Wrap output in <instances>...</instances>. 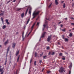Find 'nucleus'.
Returning a JSON list of instances; mask_svg holds the SVG:
<instances>
[{"label": "nucleus", "instance_id": "nucleus-1", "mask_svg": "<svg viewBox=\"0 0 74 74\" xmlns=\"http://www.w3.org/2000/svg\"><path fill=\"white\" fill-rule=\"evenodd\" d=\"M65 69L63 67H61L58 71L61 74L63 73V72H65Z\"/></svg>", "mask_w": 74, "mask_h": 74}, {"label": "nucleus", "instance_id": "nucleus-2", "mask_svg": "<svg viewBox=\"0 0 74 74\" xmlns=\"http://www.w3.org/2000/svg\"><path fill=\"white\" fill-rule=\"evenodd\" d=\"M39 13H40V11H38L37 12H36V11H34L33 14V18H34L36 17V15H38L39 14Z\"/></svg>", "mask_w": 74, "mask_h": 74}, {"label": "nucleus", "instance_id": "nucleus-3", "mask_svg": "<svg viewBox=\"0 0 74 74\" xmlns=\"http://www.w3.org/2000/svg\"><path fill=\"white\" fill-rule=\"evenodd\" d=\"M47 24H48V21H46L45 22V24H44L43 25L44 27L42 29L43 31H44V29H45V26H47Z\"/></svg>", "mask_w": 74, "mask_h": 74}, {"label": "nucleus", "instance_id": "nucleus-4", "mask_svg": "<svg viewBox=\"0 0 74 74\" xmlns=\"http://www.w3.org/2000/svg\"><path fill=\"white\" fill-rule=\"evenodd\" d=\"M51 38H52V35H51L50 36H49L48 37V38H47V41L48 42H49L51 40Z\"/></svg>", "mask_w": 74, "mask_h": 74}, {"label": "nucleus", "instance_id": "nucleus-5", "mask_svg": "<svg viewBox=\"0 0 74 74\" xmlns=\"http://www.w3.org/2000/svg\"><path fill=\"white\" fill-rule=\"evenodd\" d=\"M2 67V66L1 65L0 66V72H3V70H4V67H3L1 69V67Z\"/></svg>", "mask_w": 74, "mask_h": 74}, {"label": "nucleus", "instance_id": "nucleus-6", "mask_svg": "<svg viewBox=\"0 0 74 74\" xmlns=\"http://www.w3.org/2000/svg\"><path fill=\"white\" fill-rule=\"evenodd\" d=\"M15 45H16V43H12V47L14 49V48H15Z\"/></svg>", "mask_w": 74, "mask_h": 74}, {"label": "nucleus", "instance_id": "nucleus-7", "mask_svg": "<svg viewBox=\"0 0 74 74\" xmlns=\"http://www.w3.org/2000/svg\"><path fill=\"white\" fill-rule=\"evenodd\" d=\"M45 32H44L42 34V36H41V38H43V37H44V36H45Z\"/></svg>", "mask_w": 74, "mask_h": 74}, {"label": "nucleus", "instance_id": "nucleus-8", "mask_svg": "<svg viewBox=\"0 0 74 74\" xmlns=\"http://www.w3.org/2000/svg\"><path fill=\"white\" fill-rule=\"evenodd\" d=\"M19 50H18L16 51V56H18V55L19 54Z\"/></svg>", "mask_w": 74, "mask_h": 74}, {"label": "nucleus", "instance_id": "nucleus-9", "mask_svg": "<svg viewBox=\"0 0 74 74\" xmlns=\"http://www.w3.org/2000/svg\"><path fill=\"white\" fill-rule=\"evenodd\" d=\"M8 43V39L4 43V45H6Z\"/></svg>", "mask_w": 74, "mask_h": 74}, {"label": "nucleus", "instance_id": "nucleus-10", "mask_svg": "<svg viewBox=\"0 0 74 74\" xmlns=\"http://www.w3.org/2000/svg\"><path fill=\"white\" fill-rule=\"evenodd\" d=\"M35 24H36V23H34L32 26L31 27V30H32L33 29V28L34 27V25H35Z\"/></svg>", "mask_w": 74, "mask_h": 74}, {"label": "nucleus", "instance_id": "nucleus-11", "mask_svg": "<svg viewBox=\"0 0 74 74\" xmlns=\"http://www.w3.org/2000/svg\"><path fill=\"white\" fill-rule=\"evenodd\" d=\"M5 21L6 23H7V25H9L10 23L8 22V20L7 19L5 20Z\"/></svg>", "mask_w": 74, "mask_h": 74}, {"label": "nucleus", "instance_id": "nucleus-12", "mask_svg": "<svg viewBox=\"0 0 74 74\" xmlns=\"http://www.w3.org/2000/svg\"><path fill=\"white\" fill-rule=\"evenodd\" d=\"M55 3L56 5H58V0H55Z\"/></svg>", "mask_w": 74, "mask_h": 74}, {"label": "nucleus", "instance_id": "nucleus-13", "mask_svg": "<svg viewBox=\"0 0 74 74\" xmlns=\"http://www.w3.org/2000/svg\"><path fill=\"white\" fill-rule=\"evenodd\" d=\"M10 47L9 46L7 49V53H8V51H10Z\"/></svg>", "mask_w": 74, "mask_h": 74}, {"label": "nucleus", "instance_id": "nucleus-14", "mask_svg": "<svg viewBox=\"0 0 74 74\" xmlns=\"http://www.w3.org/2000/svg\"><path fill=\"white\" fill-rule=\"evenodd\" d=\"M30 18H29L28 19L27 21V22L26 25H27V24H28V23H29V21H30Z\"/></svg>", "mask_w": 74, "mask_h": 74}, {"label": "nucleus", "instance_id": "nucleus-15", "mask_svg": "<svg viewBox=\"0 0 74 74\" xmlns=\"http://www.w3.org/2000/svg\"><path fill=\"white\" fill-rule=\"evenodd\" d=\"M28 12V8H27V10L26 11V12H25V16H26V15H27V12Z\"/></svg>", "mask_w": 74, "mask_h": 74}, {"label": "nucleus", "instance_id": "nucleus-16", "mask_svg": "<svg viewBox=\"0 0 74 74\" xmlns=\"http://www.w3.org/2000/svg\"><path fill=\"white\" fill-rule=\"evenodd\" d=\"M21 18H23L24 16V13H23L21 15Z\"/></svg>", "mask_w": 74, "mask_h": 74}, {"label": "nucleus", "instance_id": "nucleus-17", "mask_svg": "<svg viewBox=\"0 0 74 74\" xmlns=\"http://www.w3.org/2000/svg\"><path fill=\"white\" fill-rule=\"evenodd\" d=\"M31 10H32V9L30 8L29 12V13L30 15H31Z\"/></svg>", "mask_w": 74, "mask_h": 74}, {"label": "nucleus", "instance_id": "nucleus-18", "mask_svg": "<svg viewBox=\"0 0 74 74\" xmlns=\"http://www.w3.org/2000/svg\"><path fill=\"white\" fill-rule=\"evenodd\" d=\"M62 59L63 60H64L66 59L65 57H64V56H62Z\"/></svg>", "mask_w": 74, "mask_h": 74}, {"label": "nucleus", "instance_id": "nucleus-19", "mask_svg": "<svg viewBox=\"0 0 74 74\" xmlns=\"http://www.w3.org/2000/svg\"><path fill=\"white\" fill-rule=\"evenodd\" d=\"M5 27H6V26L4 25H3V27H2V29H5Z\"/></svg>", "mask_w": 74, "mask_h": 74}, {"label": "nucleus", "instance_id": "nucleus-20", "mask_svg": "<svg viewBox=\"0 0 74 74\" xmlns=\"http://www.w3.org/2000/svg\"><path fill=\"white\" fill-rule=\"evenodd\" d=\"M69 36H70V37H72V36H73V34H72V33H70Z\"/></svg>", "mask_w": 74, "mask_h": 74}, {"label": "nucleus", "instance_id": "nucleus-21", "mask_svg": "<svg viewBox=\"0 0 74 74\" xmlns=\"http://www.w3.org/2000/svg\"><path fill=\"white\" fill-rule=\"evenodd\" d=\"M52 5V3H51L50 5L48 6L49 8H50L51 7V5Z\"/></svg>", "mask_w": 74, "mask_h": 74}, {"label": "nucleus", "instance_id": "nucleus-22", "mask_svg": "<svg viewBox=\"0 0 74 74\" xmlns=\"http://www.w3.org/2000/svg\"><path fill=\"white\" fill-rule=\"evenodd\" d=\"M19 58H20V56H19L18 58L17 59V62H18L19 61Z\"/></svg>", "mask_w": 74, "mask_h": 74}, {"label": "nucleus", "instance_id": "nucleus-23", "mask_svg": "<svg viewBox=\"0 0 74 74\" xmlns=\"http://www.w3.org/2000/svg\"><path fill=\"white\" fill-rule=\"evenodd\" d=\"M39 63L40 64H41V63H42V60H40Z\"/></svg>", "mask_w": 74, "mask_h": 74}, {"label": "nucleus", "instance_id": "nucleus-24", "mask_svg": "<svg viewBox=\"0 0 74 74\" xmlns=\"http://www.w3.org/2000/svg\"><path fill=\"white\" fill-rule=\"evenodd\" d=\"M64 40L66 41H68V39L67 38H65Z\"/></svg>", "mask_w": 74, "mask_h": 74}, {"label": "nucleus", "instance_id": "nucleus-25", "mask_svg": "<svg viewBox=\"0 0 74 74\" xmlns=\"http://www.w3.org/2000/svg\"><path fill=\"white\" fill-rule=\"evenodd\" d=\"M37 53H35V57H37Z\"/></svg>", "mask_w": 74, "mask_h": 74}, {"label": "nucleus", "instance_id": "nucleus-26", "mask_svg": "<svg viewBox=\"0 0 74 74\" xmlns=\"http://www.w3.org/2000/svg\"><path fill=\"white\" fill-rule=\"evenodd\" d=\"M12 0H9V1L7 2V3L8 4V3L10 2V1H12Z\"/></svg>", "mask_w": 74, "mask_h": 74}, {"label": "nucleus", "instance_id": "nucleus-27", "mask_svg": "<svg viewBox=\"0 0 74 74\" xmlns=\"http://www.w3.org/2000/svg\"><path fill=\"white\" fill-rule=\"evenodd\" d=\"M34 64L35 66H36L37 65V64H36V61H35L34 62Z\"/></svg>", "mask_w": 74, "mask_h": 74}, {"label": "nucleus", "instance_id": "nucleus-28", "mask_svg": "<svg viewBox=\"0 0 74 74\" xmlns=\"http://www.w3.org/2000/svg\"><path fill=\"white\" fill-rule=\"evenodd\" d=\"M59 55L60 56H62L63 54H62V53H59Z\"/></svg>", "mask_w": 74, "mask_h": 74}, {"label": "nucleus", "instance_id": "nucleus-29", "mask_svg": "<svg viewBox=\"0 0 74 74\" xmlns=\"http://www.w3.org/2000/svg\"><path fill=\"white\" fill-rule=\"evenodd\" d=\"M18 73V70H16V72H15L14 74H17Z\"/></svg>", "mask_w": 74, "mask_h": 74}, {"label": "nucleus", "instance_id": "nucleus-30", "mask_svg": "<svg viewBox=\"0 0 74 74\" xmlns=\"http://www.w3.org/2000/svg\"><path fill=\"white\" fill-rule=\"evenodd\" d=\"M62 32H66V30H65V29L64 28L62 29Z\"/></svg>", "mask_w": 74, "mask_h": 74}, {"label": "nucleus", "instance_id": "nucleus-31", "mask_svg": "<svg viewBox=\"0 0 74 74\" xmlns=\"http://www.w3.org/2000/svg\"><path fill=\"white\" fill-rule=\"evenodd\" d=\"M21 10V8H19L16 11H20V10Z\"/></svg>", "mask_w": 74, "mask_h": 74}, {"label": "nucleus", "instance_id": "nucleus-32", "mask_svg": "<svg viewBox=\"0 0 74 74\" xmlns=\"http://www.w3.org/2000/svg\"><path fill=\"white\" fill-rule=\"evenodd\" d=\"M24 35V32H23V33L22 34V37L23 38V35Z\"/></svg>", "mask_w": 74, "mask_h": 74}, {"label": "nucleus", "instance_id": "nucleus-33", "mask_svg": "<svg viewBox=\"0 0 74 74\" xmlns=\"http://www.w3.org/2000/svg\"><path fill=\"white\" fill-rule=\"evenodd\" d=\"M43 55V53H42V54H40V57H41V56H42Z\"/></svg>", "mask_w": 74, "mask_h": 74}, {"label": "nucleus", "instance_id": "nucleus-34", "mask_svg": "<svg viewBox=\"0 0 74 74\" xmlns=\"http://www.w3.org/2000/svg\"><path fill=\"white\" fill-rule=\"evenodd\" d=\"M62 38H63V39H65V38H64V36L63 35H62Z\"/></svg>", "mask_w": 74, "mask_h": 74}, {"label": "nucleus", "instance_id": "nucleus-35", "mask_svg": "<svg viewBox=\"0 0 74 74\" xmlns=\"http://www.w3.org/2000/svg\"><path fill=\"white\" fill-rule=\"evenodd\" d=\"M65 3H64V5H63V8H65Z\"/></svg>", "mask_w": 74, "mask_h": 74}, {"label": "nucleus", "instance_id": "nucleus-36", "mask_svg": "<svg viewBox=\"0 0 74 74\" xmlns=\"http://www.w3.org/2000/svg\"><path fill=\"white\" fill-rule=\"evenodd\" d=\"M49 49V47H47V49L48 50Z\"/></svg>", "mask_w": 74, "mask_h": 74}, {"label": "nucleus", "instance_id": "nucleus-37", "mask_svg": "<svg viewBox=\"0 0 74 74\" xmlns=\"http://www.w3.org/2000/svg\"><path fill=\"white\" fill-rule=\"evenodd\" d=\"M55 54V53L54 52H53L51 54L52 55H53Z\"/></svg>", "mask_w": 74, "mask_h": 74}, {"label": "nucleus", "instance_id": "nucleus-38", "mask_svg": "<svg viewBox=\"0 0 74 74\" xmlns=\"http://www.w3.org/2000/svg\"><path fill=\"white\" fill-rule=\"evenodd\" d=\"M1 21H2L3 23V22H4V21H3V19L2 18H1Z\"/></svg>", "mask_w": 74, "mask_h": 74}, {"label": "nucleus", "instance_id": "nucleus-39", "mask_svg": "<svg viewBox=\"0 0 74 74\" xmlns=\"http://www.w3.org/2000/svg\"><path fill=\"white\" fill-rule=\"evenodd\" d=\"M4 13H1V15H4Z\"/></svg>", "mask_w": 74, "mask_h": 74}, {"label": "nucleus", "instance_id": "nucleus-40", "mask_svg": "<svg viewBox=\"0 0 74 74\" xmlns=\"http://www.w3.org/2000/svg\"><path fill=\"white\" fill-rule=\"evenodd\" d=\"M46 57H47V56H43V59H44L45 58H46Z\"/></svg>", "mask_w": 74, "mask_h": 74}, {"label": "nucleus", "instance_id": "nucleus-41", "mask_svg": "<svg viewBox=\"0 0 74 74\" xmlns=\"http://www.w3.org/2000/svg\"><path fill=\"white\" fill-rule=\"evenodd\" d=\"M50 72H51V71H48L47 72V73H50Z\"/></svg>", "mask_w": 74, "mask_h": 74}, {"label": "nucleus", "instance_id": "nucleus-42", "mask_svg": "<svg viewBox=\"0 0 74 74\" xmlns=\"http://www.w3.org/2000/svg\"><path fill=\"white\" fill-rule=\"evenodd\" d=\"M71 67H72V65L71 64L70 65L69 67H70V68H71Z\"/></svg>", "mask_w": 74, "mask_h": 74}, {"label": "nucleus", "instance_id": "nucleus-43", "mask_svg": "<svg viewBox=\"0 0 74 74\" xmlns=\"http://www.w3.org/2000/svg\"><path fill=\"white\" fill-rule=\"evenodd\" d=\"M3 73H4V71L2 72L0 74H3Z\"/></svg>", "mask_w": 74, "mask_h": 74}, {"label": "nucleus", "instance_id": "nucleus-44", "mask_svg": "<svg viewBox=\"0 0 74 74\" xmlns=\"http://www.w3.org/2000/svg\"><path fill=\"white\" fill-rule=\"evenodd\" d=\"M32 59H31L30 60V63H32Z\"/></svg>", "mask_w": 74, "mask_h": 74}, {"label": "nucleus", "instance_id": "nucleus-45", "mask_svg": "<svg viewBox=\"0 0 74 74\" xmlns=\"http://www.w3.org/2000/svg\"><path fill=\"white\" fill-rule=\"evenodd\" d=\"M51 52H49V54H48L49 55H50V54H51Z\"/></svg>", "mask_w": 74, "mask_h": 74}, {"label": "nucleus", "instance_id": "nucleus-46", "mask_svg": "<svg viewBox=\"0 0 74 74\" xmlns=\"http://www.w3.org/2000/svg\"><path fill=\"white\" fill-rule=\"evenodd\" d=\"M69 74H71V71H69Z\"/></svg>", "mask_w": 74, "mask_h": 74}, {"label": "nucleus", "instance_id": "nucleus-47", "mask_svg": "<svg viewBox=\"0 0 74 74\" xmlns=\"http://www.w3.org/2000/svg\"><path fill=\"white\" fill-rule=\"evenodd\" d=\"M39 24H40V23H37V26H38V25H39Z\"/></svg>", "mask_w": 74, "mask_h": 74}, {"label": "nucleus", "instance_id": "nucleus-48", "mask_svg": "<svg viewBox=\"0 0 74 74\" xmlns=\"http://www.w3.org/2000/svg\"><path fill=\"white\" fill-rule=\"evenodd\" d=\"M71 25H73V26H74V23H71Z\"/></svg>", "mask_w": 74, "mask_h": 74}, {"label": "nucleus", "instance_id": "nucleus-49", "mask_svg": "<svg viewBox=\"0 0 74 74\" xmlns=\"http://www.w3.org/2000/svg\"><path fill=\"white\" fill-rule=\"evenodd\" d=\"M61 2L62 3H64V1H61Z\"/></svg>", "mask_w": 74, "mask_h": 74}, {"label": "nucleus", "instance_id": "nucleus-50", "mask_svg": "<svg viewBox=\"0 0 74 74\" xmlns=\"http://www.w3.org/2000/svg\"><path fill=\"white\" fill-rule=\"evenodd\" d=\"M16 1V0H14L13 1V2H15Z\"/></svg>", "mask_w": 74, "mask_h": 74}, {"label": "nucleus", "instance_id": "nucleus-51", "mask_svg": "<svg viewBox=\"0 0 74 74\" xmlns=\"http://www.w3.org/2000/svg\"><path fill=\"white\" fill-rule=\"evenodd\" d=\"M44 69H42V71H44Z\"/></svg>", "mask_w": 74, "mask_h": 74}, {"label": "nucleus", "instance_id": "nucleus-52", "mask_svg": "<svg viewBox=\"0 0 74 74\" xmlns=\"http://www.w3.org/2000/svg\"><path fill=\"white\" fill-rule=\"evenodd\" d=\"M71 19H74V18L73 17H71Z\"/></svg>", "mask_w": 74, "mask_h": 74}, {"label": "nucleus", "instance_id": "nucleus-53", "mask_svg": "<svg viewBox=\"0 0 74 74\" xmlns=\"http://www.w3.org/2000/svg\"><path fill=\"white\" fill-rule=\"evenodd\" d=\"M30 33H31V32H30L29 33V34H28V36H29V34H30Z\"/></svg>", "mask_w": 74, "mask_h": 74}, {"label": "nucleus", "instance_id": "nucleus-54", "mask_svg": "<svg viewBox=\"0 0 74 74\" xmlns=\"http://www.w3.org/2000/svg\"><path fill=\"white\" fill-rule=\"evenodd\" d=\"M62 23L61 22H59L58 23L59 24H60V23Z\"/></svg>", "mask_w": 74, "mask_h": 74}, {"label": "nucleus", "instance_id": "nucleus-55", "mask_svg": "<svg viewBox=\"0 0 74 74\" xmlns=\"http://www.w3.org/2000/svg\"><path fill=\"white\" fill-rule=\"evenodd\" d=\"M61 27H63V25H61Z\"/></svg>", "mask_w": 74, "mask_h": 74}, {"label": "nucleus", "instance_id": "nucleus-56", "mask_svg": "<svg viewBox=\"0 0 74 74\" xmlns=\"http://www.w3.org/2000/svg\"><path fill=\"white\" fill-rule=\"evenodd\" d=\"M18 34V32H16V34Z\"/></svg>", "mask_w": 74, "mask_h": 74}, {"label": "nucleus", "instance_id": "nucleus-57", "mask_svg": "<svg viewBox=\"0 0 74 74\" xmlns=\"http://www.w3.org/2000/svg\"><path fill=\"white\" fill-rule=\"evenodd\" d=\"M6 63L7 62H5V65H6Z\"/></svg>", "mask_w": 74, "mask_h": 74}, {"label": "nucleus", "instance_id": "nucleus-58", "mask_svg": "<svg viewBox=\"0 0 74 74\" xmlns=\"http://www.w3.org/2000/svg\"><path fill=\"white\" fill-rule=\"evenodd\" d=\"M65 20H67V18H65Z\"/></svg>", "mask_w": 74, "mask_h": 74}, {"label": "nucleus", "instance_id": "nucleus-59", "mask_svg": "<svg viewBox=\"0 0 74 74\" xmlns=\"http://www.w3.org/2000/svg\"><path fill=\"white\" fill-rule=\"evenodd\" d=\"M7 60H6L5 61V62H6V63H7Z\"/></svg>", "mask_w": 74, "mask_h": 74}, {"label": "nucleus", "instance_id": "nucleus-60", "mask_svg": "<svg viewBox=\"0 0 74 74\" xmlns=\"http://www.w3.org/2000/svg\"><path fill=\"white\" fill-rule=\"evenodd\" d=\"M58 45H59L60 44V43L59 42H58Z\"/></svg>", "mask_w": 74, "mask_h": 74}, {"label": "nucleus", "instance_id": "nucleus-61", "mask_svg": "<svg viewBox=\"0 0 74 74\" xmlns=\"http://www.w3.org/2000/svg\"><path fill=\"white\" fill-rule=\"evenodd\" d=\"M46 20H49V18L48 19L47 18H46Z\"/></svg>", "mask_w": 74, "mask_h": 74}, {"label": "nucleus", "instance_id": "nucleus-62", "mask_svg": "<svg viewBox=\"0 0 74 74\" xmlns=\"http://www.w3.org/2000/svg\"><path fill=\"white\" fill-rule=\"evenodd\" d=\"M74 30V28H73L72 29V30Z\"/></svg>", "mask_w": 74, "mask_h": 74}, {"label": "nucleus", "instance_id": "nucleus-63", "mask_svg": "<svg viewBox=\"0 0 74 74\" xmlns=\"http://www.w3.org/2000/svg\"><path fill=\"white\" fill-rule=\"evenodd\" d=\"M14 65L15 66H16V64H14Z\"/></svg>", "mask_w": 74, "mask_h": 74}, {"label": "nucleus", "instance_id": "nucleus-64", "mask_svg": "<svg viewBox=\"0 0 74 74\" xmlns=\"http://www.w3.org/2000/svg\"><path fill=\"white\" fill-rule=\"evenodd\" d=\"M0 47H1V45H0Z\"/></svg>", "mask_w": 74, "mask_h": 74}]
</instances>
